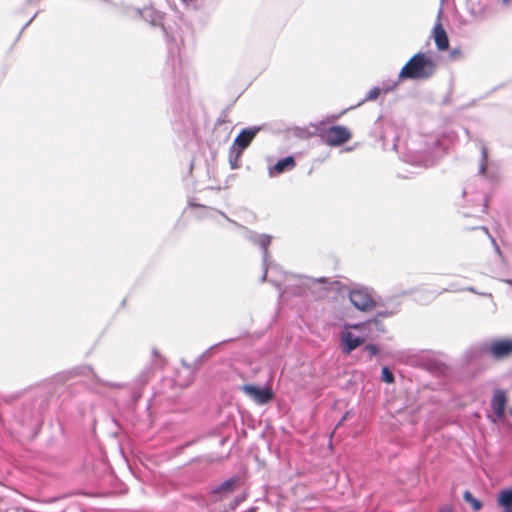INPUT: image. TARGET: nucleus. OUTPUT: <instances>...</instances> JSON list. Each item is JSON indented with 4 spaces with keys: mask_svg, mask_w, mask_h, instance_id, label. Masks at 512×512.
<instances>
[{
    "mask_svg": "<svg viewBox=\"0 0 512 512\" xmlns=\"http://www.w3.org/2000/svg\"><path fill=\"white\" fill-rule=\"evenodd\" d=\"M511 0H503L505 4L509 3Z\"/></svg>",
    "mask_w": 512,
    "mask_h": 512,
    "instance_id": "cd10ccee",
    "label": "nucleus"
},
{
    "mask_svg": "<svg viewBox=\"0 0 512 512\" xmlns=\"http://www.w3.org/2000/svg\"><path fill=\"white\" fill-rule=\"evenodd\" d=\"M488 351L496 359L508 357L512 354V339L492 341Z\"/></svg>",
    "mask_w": 512,
    "mask_h": 512,
    "instance_id": "0eeeda50",
    "label": "nucleus"
},
{
    "mask_svg": "<svg viewBox=\"0 0 512 512\" xmlns=\"http://www.w3.org/2000/svg\"><path fill=\"white\" fill-rule=\"evenodd\" d=\"M295 167V160L292 156L280 159L273 167L269 168V175L271 177L279 175L286 170H291Z\"/></svg>",
    "mask_w": 512,
    "mask_h": 512,
    "instance_id": "9d476101",
    "label": "nucleus"
},
{
    "mask_svg": "<svg viewBox=\"0 0 512 512\" xmlns=\"http://www.w3.org/2000/svg\"><path fill=\"white\" fill-rule=\"evenodd\" d=\"M481 229H482L485 233L489 234L488 229H487L486 227H481Z\"/></svg>",
    "mask_w": 512,
    "mask_h": 512,
    "instance_id": "bb28decb",
    "label": "nucleus"
},
{
    "mask_svg": "<svg viewBox=\"0 0 512 512\" xmlns=\"http://www.w3.org/2000/svg\"><path fill=\"white\" fill-rule=\"evenodd\" d=\"M439 512H453V509L451 507H443L439 510Z\"/></svg>",
    "mask_w": 512,
    "mask_h": 512,
    "instance_id": "4be33fe9",
    "label": "nucleus"
},
{
    "mask_svg": "<svg viewBox=\"0 0 512 512\" xmlns=\"http://www.w3.org/2000/svg\"><path fill=\"white\" fill-rule=\"evenodd\" d=\"M210 350H211V349L207 350V351H206V352L201 356V358H204V357L208 356V355L210 354Z\"/></svg>",
    "mask_w": 512,
    "mask_h": 512,
    "instance_id": "b1692460",
    "label": "nucleus"
},
{
    "mask_svg": "<svg viewBox=\"0 0 512 512\" xmlns=\"http://www.w3.org/2000/svg\"><path fill=\"white\" fill-rule=\"evenodd\" d=\"M481 151H482V159H481V163H480V167H479V174L484 176L485 172H486V161H487V157H488L487 148L483 145L481 148Z\"/></svg>",
    "mask_w": 512,
    "mask_h": 512,
    "instance_id": "f3484780",
    "label": "nucleus"
},
{
    "mask_svg": "<svg viewBox=\"0 0 512 512\" xmlns=\"http://www.w3.org/2000/svg\"><path fill=\"white\" fill-rule=\"evenodd\" d=\"M347 417H348V413H346V414L342 417V419H341V421H340V423H339V424H341L344 420H346V419H347Z\"/></svg>",
    "mask_w": 512,
    "mask_h": 512,
    "instance_id": "a878e982",
    "label": "nucleus"
},
{
    "mask_svg": "<svg viewBox=\"0 0 512 512\" xmlns=\"http://www.w3.org/2000/svg\"><path fill=\"white\" fill-rule=\"evenodd\" d=\"M353 328L367 330L369 334H367L366 337H363L357 336L352 332H345L342 335V342L344 344V351L346 353H350L352 350L363 344L366 338H375L380 333L384 332L382 322L377 319L369 320L366 323L355 325Z\"/></svg>",
    "mask_w": 512,
    "mask_h": 512,
    "instance_id": "f03ea898",
    "label": "nucleus"
},
{
    "mask_svg": "<svg viewBox=\"0 0 512 512\" xmlns=\"http://www.w3.org/2000/svg\"><path fill=\"white\" fill-rule=\"evenodd\" d=\"M433 38H434L437 48L440 51H445L448 49V47H449L448 36L440 22L436 23L433 28Z\"/></svg>",
    "mask_w": 512,
    "mask_h": 512,
    "instance_id": "1a4fd4ad",
    "label": "nucleus"
},
{
    "mask_svg": "<svg viewBox=\"0 0 512 512\" xmlns=\"http://www.w3.org/2000/svg\"><path fill=\"white\" fill-rule=\"evenodd\" d=\"M144 18L150 19V22L153 26L162 25L163 15L158 11H154L153 9H146L144 11Z\"/></svg>",
    "mask_w": 512,
    "mask_h": 512,
    "instance_id": "4468645a",
    "label": "nucleus"
},
{
    "mask_svg": "<svg viewBox=\"0 0 512 512\" xmlns=\"http://www.w3.org/2000/svg\"><path fill=\"white\" fill-rule=\"evenodd\" d=\"M491 241H492L493 245L495 246V248H496L497 252H499L500 250H499V247H498V246H497V244H496L495 239L491 237Z\"/></svg>",
    "mask_w": 512,
    "mask_h": 512,
    "instance_id": "5701e85b",
    "label": "nucleus"
},
{
    "mask_svg": "<svg viewBox=\"0 0 512 512\" xmlns=\"http://www.w3.org/2000/svg\"><path fill=\"white\" fill-rule=\"evenodd\" d=\"M248 238L252 243L258 245L263 250V263H264V267H265V272L262 277V281H265L266 275H267V270L269 268L267 261H268V246L271 242V236L266 235V234L258 235V234L250 232Z\"/></svg>",
    "mask_w": 512,
    "mask_h": 512,
    "instance_id": "6e6552de",
    "label": "nucleus"
},
{
    "mask_svg": "<svg viewBox=\"0 0 512 512\" xmlns=\"http://www.w3.org/2000/svg\"><path fill=\"white\" fill-rule=\"evenodd\" d=\"M365 350L369 353V355L372 357V356H375L377 353H378V348L375 346V345H367L365 347Z\"/></svg>",
    "mask_w": 512,
    "mask_h": 512,
    "instance_id": "aec40b11",
    "label": "nucleus"
},
{
    "mask_svg": "<svg viewBox=\"0 0 512 512\" xmlns=\"http://www.w3.org/2000/svg\"><path fill=\"white\" fill-rule=\"evenodd\" d=\"M507 283L512 285V280H507Z\"/></svg>",
    "mask_w": 512,
    "mask_h": 512,
    "instance_id": "c85d7f7f",
    "label": "nucleus"
},
{
    "mask_svg": "<svg viewBox=\"0 0 512 512\" xmlns=\"http://www.w3.org/2000/svg\"><path fill=\"white\" fill-rule=\"evenodd\" d=\"M382 380L386 383H392L394 381V376L388 367L382 369Z\"/></svg>",
    "mask_w": 512,
    "mask_h": 512,
    "instance_id": "a211bd4d",
    "label": "nucleus"
},
{
    "mask_svg": "<svg viewBox=\"0 0 512 512\" xmlns=\"http://www.w3.org/2000/svg\"><path fill=\"white\" fill-rule=\"evenodd\" d=\"M259 130V127H249L243 129L235 138L229 154V162L232 169L239 167L238 161L243 151L250 145Z\"/></svg>",
    "mask_w": 512,
    "mask_h": 512,
    "instance_id": "7ed1b4c3",
    "label": "nucleus"
},
{
    "mask_svg": "<svg viewBox=\"0 0 512 512\" xmlns=\"http://www.w3.org/2000/svg\"><path fill=\"white\" fill-rule=\"evenodd\" d=\"M246 499V495L242 494L234 498V500L230 503V509L234 510L240 503H242Z\"/></svg>",
    "mask_w": 512,
    "mask_h": 512,
    "instance_id": "6ab92c4d",
    "label": "nucleus"
},
{
    "mask_svg": "<svg viewBox=\"0 0 512 512\" xmlns=\"http://www.w3.org/2000/svg\"><path fill=\"white\" fill-rule=\"evenodd\" d=\"M504 512H512V507H504Z\"/></svg>",
    "mask_w": 512,
    "mask_h": 512,
    "instance_id": "393cba45",
    "label": "nucleus"
},
{
    "mask_svg": "<svg viewBox=\"0 0 512 512\" xmlns=\"http://www.w3.org/2000/svg\"><path fill=\"white\" fill-rule=\"evenodd\" d=\"M308 281L307 285L315 284V283H326V278H319V279H306Z\"/></svg>",
    "mask_w": 512,
    "mask_h": 512,
    "instance_id": "412c9836",
    "label": "nucleus"
},
{
    "mask_svg": "<svg viewBox=\"0 0 512 512\" xmlns=\"http://www.w3.org/2000/svg\"><path fill=\"white\" fill-rule=\"evenodd\" d=\"M506 405V396L503 391H496L492 398V407L497 417L504 415Z\"/></svg>",
    "mask_w": 512,
    "mask_h": 512,
    "instance_id": "9b49d317",
    "label": "nucleus"
},
{
    "mask_svg": "<svg viewBox=\"0 0 512 512\" xmlns=\"http://www.w3.org/2000/svg\"><path fill=\"white\" fill-rule=\"evenodd\" d=\"M498 503L503 507H512V488L503 490L499 494Z\"/></svg>",
    "mask_w": 512,
    "mask_h": 512,
    "instance_id": "dca6fc26",
    "label": "nucleus"
},
{
    "mask_svg": "<svg viewBox=\"0 0 512 512\" xmlns=\"http://www.w3.org/2000/svg\"><path fill=\"white\" fill-rule=\"evenodd\" d=\"M436 67L432 57L417 53L401 69L399 79H427L435 73Z\"/></svg>",
    "mask_w": 512,
    "mask_h": 512,
    "instance_id": "f257e3e1",
    "label": "nucleus"
},
{
    "mask_svg": "<svg viewBox=\"0 0 512 512\" xmlns=\"http://www.w3.org/2000/svg\"><path fill=\"white\" fill-rule=\"evenodd\" d=\"M351 303L359 310L366 311L374 306V301L364 288L353 289L349 293Z\"/></svg>",
    "mask_w": 512,
    "mask_h": 512,
    "instance_id": "39448f33",
    "label": "nucleus"
},
{
    "mask_svg": "<svg viewBox=\"0 0 512 512\" xmlns=\"http://www.w3.org/2000/svg\"><path fill=\"white\" fill-rule=\"evenodd\" d=\"M321 137L327 145L335 147L349 141L351 133L346 127L337 125L322 131Z\"/></svg>",
    "mask_w": 512,
    "mask_h": 512,
    "instance_id": "20e7f679",
    "label": "nucleus"
},
{
    "mask_svg": "<svg viewBox=\"0 0 512 512\" xmlns=\"http://www.w3.org/2000/svg\"><path fill=\"white\" fill-rule=\"evenodd\" d=\"M239 480L237 478H231L227 481L223 482L220 486H218L213 493L219 494V493H231L235 486L238 484Z\"/></svg>",
    "mask_w": 512,
    "mask_h": 512,
    "instance_id": "ddd939ff",
    "label": "nucleus"
},
{
    "mask_svg": "<svg viewBox=\"0 0 512 512\" xmlns=\"http://www.w3.org/2000/svg\"><path fill=\"white\" fill-rule=\"evenodd\" d=\"M242 391L248 395L252 400H254L257 404H266L268 403L272 397L273 393L269 388H261L255 385H244L242 387Z\"/></svg>",
    "mask_w": 512,
    "mask_h": 512,
    "instance_id": "423d86ee",
    "label": "nucleus"
},
{
    "mask_svg": "<svg viewBox=\"0 0 512 512\" xmlns=\"http://www.w3.org/2000/svg\"><path fill=\"white\" fill-rule=\"evenodd\" d=\"M397 85L396 82H393L391 85H383L382 89L378 88V87H373L368 95L366 96L365 100H368V101H374L378 98V96L380 95V92L383 91L385 93L391 91L394 89V87Z\"/></svg>",
    "mask_w": 512,
    "mask_h": 512,
    "instance_id": "f8f14e48",
    "label": "nucleus"
},
{
    "mask_svg": "<svg viewBox=\"0 0 512 512\" xmlns=\"http://www.w3.org/2000/svg\"><path fill=\"white\" fill-rule=\"evenodd\" d=\"M463 499L465 500L466 503H468L469 505H471L472 509L474 511H479L481 508H482V503L480 500H478L477 498H475L472 493L468 490H466L464 493H463Z\"/></svg>",
    "mask_w": 512,
    "mask_h": 512,
    "instance_id": "2eb2a0df",
    "label": "nucleus"
}]
</instances>
